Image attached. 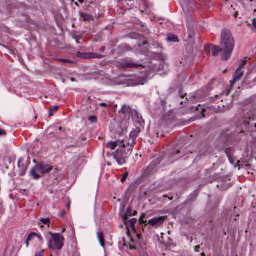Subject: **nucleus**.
Instances as JSON below:
<instances>
[{"mask_svg":"<svg viewBox=\"0 0 256 256\" xmlns=\"http://www.w3.org/2000/svg\"><path fill=\"white\" fill-rule=\"evenodd\" d=\"M128 176V172H126V173H124L123 175L122 178L120 180V182L122 183H124L126 180Z\"/></svg>","mask_w":256,"mask_h":256,"instance_id":"obj_31","label":"nucleus"},{"mask_svg":"<svg viewBox=\"0 0 256 256\" xmlns=\"http://www.w3.org/2000/svg\"><path fill=\"white\" fill-rule=\"evenodd\" d=\"M48 234L51 236L54 243V246H52L50 242L48 243L49 248L52 250H54L55 248L61 250L64 246V238L60 234H54L50 232Z\"/></svg>","mask_w":256,"mask_h":256,"instance_id":"obj_5","label":"nucleus"},{"mask_svg":"<svg viewBox=\"0 0 256 256\" xmlns=\"http://www.w3.org/2000/svg\"><path fill=\"white\" fill-rule=\"evenodd\" d=\"M66 213V212L65 210H62V213L60 214V216L62 218H63L64 217V216L65 215Z\"/></svg>","mask_w":256,"mask_h":256,"instance_id":"obj_38","label":"nucleus"},{"mask_svg":"<svg viewBox=\"0 0 256 256\" xmlns=\"http://www.w3.org/2000/svg\"><path fill=\"white\" fill-rule=\"evenodd\" d=\"M24 168V172L22 174H21V176H22L24 174V172H25V170H26V168Z\"/></svg>","mask_w":256,"mask_h":256,"instance_id":"obj_54","label":"nucleus"},{"mask_svg":"<svg viewBox=\"0 0 256 256\" xmlns=\"http://www.w3.org/2000/svg\"><path fill=\"white\" fill-rule=\"evenodd\" d=\"M124 220L125 222V225L128 230V234L129 235L130 234V227H131L132 228V230L136 233V232L135 228V224L137 222V220L136 218H133L128 221H127L126 220Z\"/></svg>","mask_w":256,"mask_h":256,"instance_id":"obj_11","label":"nucleus"},{"mask_svg":"<svg viewBox=\"0 0 256 256\" xmlns=\"http://www.w3.org/2000/svg\"><path fill=\"white\" fill-rule=\"evenodd\" d=\"M132 82L130 84L132 86H138L139 84H144V79L140 78H138L136 80H132Z\"/></svg>","mask_w":256,"mask_h":256,"instance_id":"obj_20","label":"nucleus"},{"mask_svg":"<svg viewBox=\"0 0 256 256\" xmlns=\"http://www.w3.org/2000/svg\"><path fill=\"white\" fill-rule=\"evenodd\" d=\"M253 25L256 28V20H253Z\"/></svg>","mask_w":256,"mask_h":256,"instance_id":"obj_49","label":"nucleus"},{"mask_svg":"<svg viewBox=\"0 0 256 256\" xmlns=\"http://www.w3.org/2000/svg\"><path fill=\"white\" fill-rule=\"evenodd\" d=\"M166 40H167L168 41L171 42H178V36H174V35H170V36H168L167 37Z\"/></svg>","mask_w":256,"mask_h":256,"instance_id":"obj_25","label":"nucleus"},{"mask_svg":"<svg viewBox=\"0 0 256 256\" xmlns=\"http://www.w3.org/2000/svg\"><path fill=\"white\" fill-rule=\"evenodd\" d=\"M188 17H189V18H190V19H192V17H191V16H188Z\"/></svg>","mask_w":256,"mask_h":256,"instance_id":"obj_59","label":"nucleus"},{"mask_svg":"<svg viewBox=\"0 0 256 256\" xmlns=\"http://www.w3.org/2000/svg\"><path fill=\"white\" fill-rule=\"evenodd\" d=\"M220 46L222 48L221 58L223 60H227L231 56L234 46V38L228 29H224L222 31Z\"/></svg>","mask_w":256,"mask_h":256,"instance_id":"obj_1","label":"nucleus"},{"mask_svg":"<svg viewBox=\"0 0 256 256\" xmlns=\"http://www.w3.org/2000/svg\"><path fill=\"white\" fill-rule=\"evenodd\" d=\"M109 154H109V152H108V153H107V155H108H108H109Z\"/></svg>","mask_w":256,"mask_h":256,"instance_id":"obj_63","label":"nucleus"},{"mask_svg":"<svg viewBox=\"0 0 256 256\" xmlns=\"http://www.w3.org/2000/svg\"><path fill=\"white\" fill-rule=\"evenodd\" d=\"M118 112L124 114L125 116H130L133 115L134 112L137 113L135 110H132L129 106L126 104H124L122 108L118 110Z\"/></svg>","mask_w":256,"mask_h":256,"instance_id":"obj_10","label":"nucleus"},{"mask_svg":"<svg viewBox=\"0 0 256 256\" xmlns=\"http://www.w3.org/2000/svg\"><path fill=\"white\" fill-rule=\"evenodd\" d=\"M256 119V115L252 113L246 114L240 122L242 124V128L247 131L253 132L256 130V123H254Z\"/></svg>","mask_w":256,"mask_h":256,"instance_id":"obj_3","label":"nucleus"},{"mask_svg":"<svg viewBox=\"0 0 256 256\" xmlns=\"http://www.w3.org/2000/svg\"><path fill=\"white\" fill-rule=\"evenodd\" d=\"M137 214V212L136 210H133L131 208H128L126 212L124 217V220H126L128 219V216H135Z\"/></svg>","mask_w":256,"mask_h":256,"instance_id":"obj_18","label":"nucleus"},{"mask_svg":"<svg viewBox=\"0 0 256 256\" xmlns=\"http://www.w3.org/2000/svg\"><path fill=\"white\" fill-rule=\"evenodd\" d=\"M80 15L81 18H82L84 21H90L92 20H94V16L88 14H85L84 12H80Z\"/></svg>","mask_w":256,"mask_h":256,"instance_id":"obj_17","label":"nucleus"},{"mask_svg":"<svg viewBox=\"0 0 256 256\" xmlns=\"http://www.w3.org/2000/svg\"><path fill=\"white\" fill-rule=\"evenodd\" d=\"M209 110L210 112H219V110L218 108H216L214 106H206L202 108V114L203 118H205V115L204 114V112H206V111Z\"/></svg>","mask_w":256,"mask_h":256,"instance_id":"obj_15","label":"nucleus"},{"mask_svg":"<svg viewBox=\"0 0 256 256\" xmlns=\"http://www.w3.org/2000/svg\"><path fill=\"white\" fill-rule=\"evenodd\" d=\"M97 236L101 246L104 247V243L102 234V232H98Z\"/></svg>","mask_w":256,"mask_h":256,"instance_id":"obj_23","label":"nucleus"},{"mask_svg":"<svg viewBox=\"0 0 256 256\" xmlns=\"http://www.w3.org/2000/svg\"><path fill=\"white\" fill-rule=\"evenodd\" d=\"M59 130H62V127H60V128H59Z\"/></svg>","mask_w":256,"mask_h":256,"instance_id":"obj_60","label":"nucleus"},{"mask_svg":"<svg viewBox=\"0 0 256 256\" xmlns=\"http://www.w3.org/2000/svg\"><path fill=\"white\" fill-rule=\"evenodd\" d=\"M104 49H105V48L104 46H102L100 48V51L103 52V51H104Z\"/></svg>","mask_w":256,"mask_h":256,"instance_id":"obj_50","label":"nucleus"},{"mask_svg":"<svg viewBox=\"0 0 256 256\" xmlns=\"http://www.w3.org/2000/svg\"><path fill=\"white\" fill-rule=\"evenodd\" d=\"M146 214H143L140 218L139 219V223L140 224H145V226L147 225V221L146 220H144V219L146 218Z\"/></svg>","mask_w":256,"mask_h":256,"instance_id":"obj_28","label":"nucleus"},{"mask_svg":"<svg viewBox=\"0 0 256 256\" xmlns=\"http://www.w3.org/2000/svg\"><path fill=\"white\" fill-rule=\"evenodd\" d=\"M58 178H55V180L53 184H58Z\"/></svg>","mask_w":256,"mask_h":256,"instance_id":"obj_44","label":"nucleus"},{"mask_svg":"<svg viewBox=\"0 0 256 256\" xmlns=\"http://www.w3.org/2000/svg\"><path fill=\"white\" fill-rule=\"evenodd\" d=\"M75 4H76V6H78V3H77V2H76V3H75Z\"/></svg>","mask_w":256,"mask_h":256,"instance_id":"obj_61","label":"nucleus"},{"mask_svg":"<svg viewBox=\"0 0 256 256\" xmlns=\"http://www.w3.org/2000/svg\"><path fill=\"white\" fill-rule=\"evenodd\" d=\"M180 152H181V150L179 148H178L176 150H174L173 153L178 154L180 153Z\"/></svg>","mask_w":256,"mask_h":256,"instance_id":"obj_36","label":"nucleus"},{"mask_svg":"<svg viewBox=\"0 0 256 256\" xmlns=\"http://www.w3.org/2000/svg\"><path fill=\"white\" fill-rule=\"evenodd\" d=\"M136 238L138 239V242H140V241L141 240V236L140 234H136Z\"/></svg>","mask_w":256,"mask_h":256,"instance_id":"obj_39","label":"nucleus"},{"mask_svg":"<svg viewBox=\"0 0 256 256\" xmlns=\"http://www.w3.org/2000/svg\"><path fill=\"white\" fill-rule=\"evenodd\" d=\"M53 112L52 111L50 110V111L49 112V113H48V116H53Z\"/></svg>","mask_w":256,"mask_h":256,"instance_id":"obj_45","label":"nucleus"},{"mask_svg":"<svg viewBox=\"0 0 256 256\" xmlns=\"http://www.w3.org/2000/svg\"><path fill=\"white\" fill-rule=\"evenodd\" d=\"M78 1L81 4H82L84 2V0H78Z\"/></svg>","mask_w":256,"mask_h":256,"instance_id":"obj_53","label":"nucleus"},{"mask_svg":"<svg viewBox=\"0 0 256 256\" xmlns=\"http://www.w3.org/2000/svg\"><path fill=\"white\" fill-rule=\"evenodd\" d=\"M40 221L42 222L44 224H48L50 222V218H41L40 219Z\"/></svg>","mask_w":256,"mask_h":256,"instance_id":"obj_30","label":"nucleus"},{"mask_svg":"<svg viewBox=\"0 0 256 256\" xmlns=\"http://www.w3.org/2000/svg\"><path fill=\"white\" fill-rule=\"evenodd\" d=\"M44 252V250H42L36 254L35 256H42Z\"/></svg>","mask_w":256,"mask_h":256,"instance_id":"obj_34","label":"nucleus"},{"mask_svg":"<svg viewBox=\"0 0 256 256\" xmlns=\"http://www.w3.org/2000/svg\"><path fill=\"white\" fill-rule=\"evenodd\" d=\"M130 249L131 250H136V246H132V245L130 244Z\"/></svg>","mask_w":256,"mask_h":256,"instance_id":"obj_43","label":"nucleus"},{"mask_svg":"<svg viewBox=\"0 0 256 256\" xmlns=\"http://www.w3.org/2000/svg\"><path fill=\"white\" fill-rule=\"evenodd\" d=\"M65 230H66V228H64V229H62V232H64Z\"/></svg>","mask_w":256,"mask_h":256,"instance_id":"obj_58","label":"nucleus"},{"mask_svg":"<svg viewBox=\"0 0 256 256\" xmlns=\"http://www.w3.org/2000/svg\"><path fill=\"white\" fill-rule=\"evenodd\" d=\"M36 236L38 238L40 241V242H43V238H42L40 235H38L37 234H36V235L35 236V237Z\"/></svg>","mask_w":256,"mask_h":256,"instance_id":"obj_37","label":"nucleus"},{"mask_svg":"<svg viewBox=\"0 0 256 256\" xmlns=\"http://www.w3.org/2000/svg\"><path fill=\"white\" fill-rule=\"evenodd\" d=\"M201 256H205V254H204V252H202V253L201 254Z\"/></svg>","mask_w":256,"mask_h":256,"instance_id":"obj_55","label":"nucleus"},{"mask_svg":"<svg viewBox=\"0 0 256 256\" xmlns=\"http://www.w3.org/2000/svg\"><path fill=\"white\" fill-rule=\"evenodd\" d=\"M186 100L192 102H195L196 101H203L204 100V96H203L202 92L199 90L196 94L190 97L189 100H188V98H186Z\"/></svg>","mask_w":256,"mask_h":256,"instance_id":"obj_12","label":"nucleus"},{"mask_svg":"<svg viewBox=\"0 0 256 256\" xmlns=\"http://www.w3.org/2000/svg\"><path fill=\"white\" fill-rule=\"evenodd\" d=\"M36 235V233L35 232H32L28 236L26 240V246L28 248L29 246V241L33 239L35 236Z\"/></svg>","mask_w":256,"mask_h":256,"instance_id":"obj_24","label":"nucleus"},{"mask_svg":"<svg viewBox=\"0 0 256 256\" xmlns=\"http://www.w3.org/2000/svg\"><path fill=\"white\" fill-rule=\"evenodd\" d=\"M200 248V246H196L195 247V250H196V252H198Z\"/></svg>","mask_w":256,"mask_h":256,"instance_id":"obj_46","label":"nucleus"},{"mask_svg":"<svg viewBox=\"0 0 256 256\" xmlns=\"http://www.w3.org/2000/svg\"><path fill=\"white\" fill-rule=\"evenodd\" d=\"M6 134L5 130L0 128V136H6Z\"/></svg>","mask_w":256,"mask_h":256,"instance_id":"obj_33","label":"nucleus"},{"mask_svg":"<svg viewBox=\"0 0 256 256\" xmlns=\"http://www.w3.org/2000/svg\"><path fill=\"white\" fill-rule=\"evenodd\" d=\"M244 75V72L242 70H236L234 74V80L231 83V85L234 84L240 80Z\"/></svg>","mask_w":256,"mask_h":256,"instance_id":"obj_13","label":"nucleus"},{"mask_svg":"<svg viewBox=\"0 0 256 256\" xmlns=\"http://www.w3.org/2000/svg\"><path fill=\"white\" fill-rule=\"evenodd\" d=\"M58 109V106H52L51 108H50V110L52 111H57Z\"/></svg>","mask_w":256,"mask_h":256,"instance_id":"obj_35","label":"nucleus"},{"mask_svg":"<svg viewBox=\"0 0 256 256\" xmlns=\"http://www.w3.org/2000/svg\"><path fill=\"white\" fill-rule=\"evenodd\" d=\"M58 172V169L55 168V169L54 170V174L56 173V172Z\"/></svg>","mask_w":256,"mask_h":256,"instance_id":"obj_52","label":"nucleus"},{"mask_svg":"<svg viewBox=\"0 0 256 256\" xmlns=\"http://www.w3.org/2000/svg\"><path fill=\"white\" fill-rule=\"evenodd\" d=\"M206 50L209 52H210L212 56H218L220 52H222V48L220 46H218L215 45H210L206 47Z\"/></svg>","mask_w":256,"mask_h":256,"instance_id":"obj_9","label":"nucleus"},{"mask_svg":"<svg viewBox=\"0 0 256 256\" xmlns=\"http://www.w3.org/2000/svg\"><path fill=\"white\" fill-rule=\"evenodd\" d=\"M102 57V55H100L96 53H88L86 54L85 58H100Z\"/></svg>","mask_w":256,"mask_h":256,"instance_id":"obj_21","label":"nucleus"},{"mask_svg":"<svg viewBox=\"0 0 256 256\" xmlns=\"http://www.w3.org/2000/svg\"><path fill=\"white\" fill-rule=\"evenodd\" d=\"M22 162V158L19 159L18 160V166L19 168H20V164Z\"/></svg>","mask_w":256,"mask_h":256,"instance_id":"obj_42","label":"nucleus"},{"mask_svg":"<svg viewBox=\"0 0 256 256\" xmlns=\"http://www.w3.org/2000/svg\"><path fill=\"white\" fill-rule=\"evenodd\" d=\"M56 60L58 61V62H64V63H72V62L70 60H68L67 59H63V58L57 59Z\"/></svg>","mask_w":256,"mask_h":256,"instance_id":"obj_32","label":"nucleus"},{"mask_svg":"<svg viewBox=\"0 0 256 256\" xmlns=\"http://www.w3.org/2000/svg\"><path fill=\"white\" fill-rule=\"evenodd\" d=\"M195 110H196H196H198V107H196V108Z\"/></svg>","mask_w":256,"mask_h":256,"instance_id":"obj_57","label":"nucleus"},{"mask_svg":"<svg viewBox=\"0 0 256 256\" xmlns=\"http://www.w3.org/2000/svg\"><path fill=\"white\" fill-rule=\"evenodd\" d=\"M247 62V58H244L242 60V63L239 65L237 70H242V69L244 67Z\"/></svg>","mask_w":256,"mask_h":256,"instance_id":"obj_26","label":"nucleus"},{"mask_svg":"<svg viewBox=\"0 0 256 256\" xmlns=\"http://www.w3.org/2000/svg\"><path fill=\"white\" fill-rule=\"evenodd\" d=\"M88 120L91 124L96 123L98 122V119L96 116H92L88 118Z\"/></svg>","mask_w":256,"mask_h":256,"instance_id":"obj_29","label":"nucleus"},{"mask_svg":"<svg viewBox=\"0 0 256 256\" xmlns=\"http://www.w3.org/2000/svg\"><path fill=\"white\" fill-rule=\"evenodd\" d=\"M218 95H216L214 98H211L210 99L212 101H215L218 99Z\"/></svg>","mask_w":256,"mask_h":256,"instance_id":"obj_40","label":"nucleus"},{"mask_svg":"<svg viewBox=\"0 0 256 256\" xmlns=\"http://www.w3.org/2000/svg\"><path fill=\"white\" fill-rule=\"evenodd\" d=\"M36 170L42 174H49L52 170V167L43 163H38L36 166Z\"/></svg>","mask_w":256,"mask_h":256,"instance_id":"obj_7","label":"nucleus"},{"mask_svg":"<svg viewBox=\"0 0 256 256\" xmlns=\"http://www.w3.org/2000/svg\"><path fill=\"white\" fill-rule=\"evenodd\" d=\"M166 220V216L156 217L149 220L148 224L154 227L161 226Z\"/></svg>","mask_w":256,"mask_h":256,"instance_id":"obj_8","label":"nucleus"},{"mask_svg":"<svg viewBox=\"0 0 256 256\" xmlns=\"http://www.w3.org/2000/svg\"><path fill=\"white\" fill-rule=\"evenodd\" d=\"M238 12H236L234 14V16L235 18H236L238 17Z\"/></svg>","mask_w":256,"mask_h":256,"instance_id":"obj_47","label":"nucleus"},{"mask_svg":"<svg viewBox=\"0 0 256 256\" xmlns=\"http://www.w3.org/2000/svg\"><path fill=\"white\" fill-rule=\"evenodd\" d=\"M229 138L228 137V135L225 134H222L220 136V138L218 140V142L220 144H222L224 146H226V142L228 141Z\"/></svg>","mask_w":256,"mask_h":256,"instance_id":"obj_16","label":"nucleus"},{"mask_svg":"<svg viewBox=\"0 0 256 256\" xmlns=\"http://www.w3.org/2000/svg\"><path fill=\"white\" fill-rule=\"evenodd\" d=\"M140 132V128H136V131L132 132L130 134V138L128 141V142L126 143V144H125L126 145H127L128 148H132V150L133 147L136 144V139L137 137L136 132L138 134V133Z\"/></svg>","mask_w":256,"mask_h":256,"instance_id":"obj_6","label":"nucleus"},{"mask_svg":"<svg viewBox=\"0 0 256 256\" xmlns=\"http://www.w3.org/2000/svg\"><path fill=\"white\" fill-rule=\"evenodd\" d=\"M155 168L156 164L152 163L145 170L144 172V176H148V175L152 174L155 172Z\"/></svg>","mask_w":256,"mask_h":256,"instance_id":"obj_14","label":"nucleus"},{"mask_svg":"<svg viewBox=\"0 0 256 256\" xmlns=\"http://www.w3.org/2000/svg\"><path fill=\"white\" fill-rule=\"evenodd\" d=\"M120 146L122 148L116 150L115 152L114 153V157L118 164L122 165L126 162V159L132 152V148H128L126 150V145L124 140L120 142Z\"/></svg>","mask_w":256,"mask_h":256,"instance_id":"obj_2","label":"nucleus"},{"mask_svg":"<svg viewBox=\"0 0 256 256\" xmlns=\"http://www.w3.org/2000/svg\"><path fill=\"white\" fill-rule=\"evenodd\" d=\"M234 150L232 148H228L226 150L225 152L226 153L228 157L230 158L232 156V154L234 153Z\"/></svg>","mask_w":256,"mask_h":256,"instance_id":"obj_27","label":"nucleus"},{"mask_svg":"<svg viewBox=\"0 0 256 256\" xmlns=\"http://www.w3.org/2000/svg\"><path fill=\"white\" fill-rule=\"evenodd\" d=\"M200 154H201V155H202V154H205L206 152L204 151V152H200Z\"/></svg>","mask_w":256,"mask_h":256,"instance_id":"obj_51","label":"nucleus"},{"mask_svg":"<svg viewBox=\"0 0 256 256\" xmlns=\"http://www.w3.org/2000/svg\"><path fill=\"white\" fill-rule=\"evenodd\" d=\"M36 168L35 167L32 168L30 172V176H32L34 180H38L40 178V176L36 172Z\"/></svg>","mask_w":256,"mask_h":256,"instance_id":"obj_19","label":"nucleus"},{"mask_svg":"<svg viewBox=\"0 0 256 256\" xmlns=\"http://www.w3.org/2000/svg\"><path fill=\"white\" fill-rule=\"evenodd\" d=\"M179 93H180V96L182 98H184V96H186V94H183L181 92L180 90Z\"/></svg>","mask_w":256,"mask_h":256,"instance_id":"obj_41","label":"nucleus"},{"mask_svg":"<svg viewBox=\"0 0 256 256\" xmlns=\"http://www.w3.org/2000/svg\"><path fill=\"white\" fill-rule=\"evenodd\" d=\"M67 208H70V204H67Z\"/></svg>","mask_w":256,"mask_h":256,"instance_id":"obj_56","label":"nucleus"},{"mask_svg":"<svg viewBox=\"0 0 256 256\" xmlns=\"http://www.w3.org/2000/svg\"><path fill=\"white\" fill-rule=\"evenodd\" d=\"M100 106H105V107L107 106V104L105 103H101V104H100Z\"/></svg>","mask_w":256,"mask_h":256,"instance_id":"obj_48","label":"nucleus"},{"mask_svg":"<svg viewBox=\"0 0 256 256\" xmlns=\"http://www.w3.org/2000/svg\"><path fill=\"white\" fill-rule=\"evenodd\" d=\"M117 146V142H108L106 144V148H110L112 150H114Z\"/></svg>","mask_w":256,"mask_h":256,"instance_id":"obj_22","label":"nucleus"},{"mask_svg":"<svg viewBox=\"0 0 256 256\" xmlns=\"http://www.w3.org/2000/svg\"><path fill=\"white\" fill-rule=\"evenodd\" d=\"M201 106V104H198V106Z\"/></svg>","mask_w":256,"mask_h":256,"instance_id":"obj_62","label":"nucleus"},{"mask_svg":"<svg viewBox=\"0 0 256 256\" xmlns=\"http://www.w3.org/2000/svg\"><path fill=\"white\" fill-rule=\"evenodd\" d=\"M116 66L122 70L144 67L142 63V60H140L136 61L129 58L124 59L121 62H118Z\"/></svg>","mask_w":256,"mask_h":256,"instance_id":"obj_4","label":"nucleus"}]
</instances>
